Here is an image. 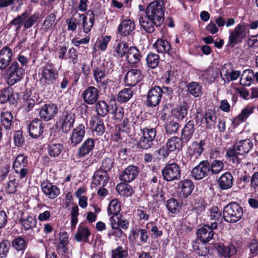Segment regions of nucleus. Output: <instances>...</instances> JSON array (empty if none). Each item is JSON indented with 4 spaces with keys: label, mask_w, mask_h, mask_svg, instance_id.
<instances>
[{
    "label": "nucleus",
    "mask_w": 258,
    "mask_h": 258,
    "mask_svg": "<svg viewBox=\"0 0 258 258\" xmlns=\"http://www.w3.org/2000/svg\"><path fill=\"white\" fill-rule=\"evenodd\" d=\"M139 169L134 165L128 166L123 171L120 176V179L125 182L133 181L138 175Z\"/></svg>",
    "instance_id": "4be33fe9"
},
{
    "label": "nucleus",
    "mask_w": 258,
    "mask_h": 258,
    "mask_svg": "<svg viewBox=\"0 0 258 258\" xmlns=\"http://www.w3.org/2000/svg\"><path fill=\"white\" fill-rule=\"evenodd\" d=\"M108 180V176L107 173L104 170H98L94 174L91 187L92 188H94L98 185L104 186L107 183Z\"/></svg>",
    "instance_id": "4468645a"
},
{
    "label": "nucleus",
    "mask_w": 258,
    "mask_h": 258,
    "mask_svg": "<svg viewBox=\"0 0 258 258\" xmlns=\"http://www.w3.org/2000/svg\"><path fill=\"white\" fill-rule=\"evenodd\" d=\"M57 73L53 67L46 64L42 69L40 82L44 86L53 84L57 78Z\"/></svg>",
    "instance_id": "6e6552de"
},
{
    "label": "nucleus",
    "mask_w": 258,
    "mask_h": 258,
    "mask_svg": "<svg viewBox=\"0 0 258 258\" xmlns=\"http://www.w3.org/2000/svg\"><path fill=\"white\" fill-rule=\"evenodd\" d=\"M93 141L92 139L87 140L79 149L77 156L79 158L84 157L90 152L93 149Z\"/></svg>",
    "instance_id": "473e14b6"
},
{
    "label": "nucleus",
    "mask_w": 258,
    "mask_h": 258,
    "mask_svg": "<svg viewBox=\"0 0 258 258\" xmlns=\"http://www.w3.org/2000/svg\"><path fill=\"white\" fill-rule=\"evenodd\" d=\"M28 164L27 156L24 154H20L17 156L13 164V168L18 177L23 180L28 172L27 167Z\"/></svg>",
    "instance_id": "39448f33"
},
{
    "label": "nucleus",
    "mask_w": 258,
    "mask_h": 258,
    "mask_svg": "<svg viewBox=\"0 0 258 258\" xmlns=\"http://www.w3.org/2000/svg\"><path fill=\"white\" fill-rule=\"evenodd\" d=\"M116 190L118 194L122 196L129 197L133 193L132 187L125 183H119L116 187Z\"/></svg>",
    "instance_id": "c03bdc74"
},
{
    "label": "nucleus",
    "mask_w": 258,
    "mask_h": 258,
    "mask_svg": "<svg viewBox=\"0 0 258 258\" xmlns=\"http://www.w3.org/2000/svg\"><path fill=\"white\" fill-rule=\"evenodd\" d=\"M248 33L247 27L244 24H238L230 33L228 43L236 45L241 43Z\"/></svg>",
    "instance_id": "423d86ee"
},
{
    "label": "nucleus",
    "mask_w": 258,
    "mask_h": 258,
    "mask_svg": "<svg viewBox=\"0 0 258 258\" xmlns=\"http://www.w3.org/2000/svg\"><path fill=\"white\" fill-rule=\"evenodd\" d=\"M90 234V231L87 227L84 226H79L75 235V238L78 241L86 240Z\"/></svg>",
    "instance_id": "49530a36"
},
{
    "label": "nucleus",
    "mask_w": 258,
    "mask_h": 258,
    "mask_svg": "<svg viewBox=\"0 0 258 258\" xmlns=\"http://www.w3.org/2000/svg\"><path fill=\"white\" fill-rule=\"evenodd\" d=\"M153 47L156 50L160 53H170L171 50L170 43L162 39H158L153 44Z\"/></svg>",
    "instance_id": "2f4dec72"
},
{
    "label": "nucleus",
    "mask_w": 258,
    "mask_h": 258,
    "mask_svg": "<svg viewBox=\"0 0 258 258\" xmlns=\"http://www.w3.org/2000/svg\"><path fill=\"white\" fill-rule=\"evenodd\" d=\"M82 97L84 101L89 105L95 103L98 99L99 92L97 88L90 86L88 87L83 93Z\"/></svg>",
    "instance_id": "2eb2a0df"
},
{
    "label": "nucleus",
    "mask_w": 258,
    "mask_h": 258,
    "mask_svg": "<svg viewBox=\"0 0 258 258\" xmlns=\"http://www.w3.org/2000/svg\"><path fill=\"white\" fill-rule=\"evenodd\" d=\"M10 243L8 241L5 240L0 243V257H4L9 251Z\"/></svg>",
    "instance_id": "0e129e2a"
},
{
    "label": "nucleus",
    "mask_w": 258,
    "mask_h": 258,
    "mask_svg": "<svg viewBox=\"0 0 258 258\" xmlns=\"http://www.w3.org/2000/svg\"><path fill=\"white\" fill-rule=\"evenodd\" d=\"M218 251L221 255L225 258H229L236 254L237 251L236 247L233 245L220 246Z\"/></svg>",
    "instance_id": "e433bc0d"
},
{
    "label": "nucleus",
    "mask_w": 258,
    "mask_h": 258,
    "mask_svg": "<svg viewBox=\"0 0 258 258\" xmlns=\"http://www.w3.org/2000/svg\"><path fill=\"white\" fill-rule=\"evenodd\" d=\"M96 110L98 115L104 116L108 111V105L105 101H100L96 105Z\"/></svg>",
    "instance_id": "4d7b16f0"
},
{
    "label": "nucleus",
    "mask_w": 258,
    "mask_h": 258,
    "mask_svg": "<svg viewBox=\"0 0 258 258\" xmlns=\"http://www.w3.org/2000/svg\"><path fill=\"white\" fill-rule=\"evenodd\" d=\"M142 78L140 70L133 69L126 74L124 81L127 86H134L142 79Z\"/></svg>",
    "instance_id": "dca6fc26"
},
{
    "label": "nucleus",
    "mask_w": 258,
    "mask_h": 258,
    "mask_svg": "<svg viewBox=\"0 0 258 258\" xmlns=\"http://www.w3.org/2000/svg\"><path fill=\"white\" fill-rule=\"evenodd\" d=\"M81 17H83L81 24L83 31L88 33L93 27L94 22V14L92 11H89L86 15H81Z\"/></svg>",
    "instance_id": "b1692460"
},
{
    "label": "nucleus",
    "mask_w": 258,
    "mask_h": 258,
    "mask_svg": "<svg viewBox=\"0 0 258 258\" xmlns=\"http://www.w3.org/2000/svg\"><path fill=\"white\" fill-rule=\"evenodd\" d=\"M121 210L119 202L116 199L112 200L108 205V213L113 215L118 214Z\"/></svg>",
    "instance_id": "8fccbe9b"
},
{
    "label": "nucleus",
    "mask_w": 258,
    "mask_h": 258,
    "mask_svg": "<svg viewBox=\"0 0 258 258\" xmlns=\"http://www.w3.org/2000/svg\"><path fill=\"white\" fill-rule=\"evenodd\" d=\"M194 188L192 181L188 179H185L180 181L178 185L177 194L180 198H185L189 196Z\"/></svg>",
    "instance_id": "f8f14e48"
},
{
    "label": "nucleus",
    "mask_w": 258,
    "mask_h": 258,
    "mask_svg": "<svg viewBox=\"0 0 258 258\" xmlns=\"http://www.w3.org/2000/svg\"><path fill=\"white\" fill-rule=\"evenodd\" d=\"M113 162L112 159L107 158H105L102 163L101 169L100 170H104L107 172L109 171L113 166Z\"/></svg>",
    "instance_id": "69168bd1"
},
{
    "label": "nucleus",
    "mask_w": 258,
    "mask_h": 258,
    "mask_svg": "<svg viewBox=\"0 0 258 258\" xmlns=\"http://www.w3.org/2000/svg\"><path fill=\"white\" fill-rule=\"evenodd\" d=\"M253 146V143L249 139L240 141L236 143L234 148L238 152L239 154L248 153Z\"/></svg>",
    "instance_id": "cd10ccee"
},
{
    "label": "nucleus",
    "mask_w": 258,
    "mask_h": 258,
    "mask_svg": "<svg viewBox=\"0 0 258 258\" xmlns=\"http://www.w3.org/2000/svg\"><path fill=\"white\" fill-rule=\"evenodd\" d=\"M127 250L121 246H118L112 250L111 258H127Z\"/></svg>",
    "instance_id": "bf43d9fd"
},
{
    "label": "nucleus",
    "mask_w": 258,
    "mask_h": 258,
    "mask_svg": "<svg viewBox=\"0 0 258 258\" xmlns=\"http://www.w3.org/2000/svg\"><path fill=\"white\" fill-rule=\"evenodd\" d=\"M140 23L143 29L149 33H152L154 31L155 26H159L161 24L159 22L149 17L146 14L145 16L140 18Z\"/></svg>",
    "instance_id": "aec40b11"
},
{
    "label": "nucleus",
    "mask_w": 258,
    "mask_h": 258,
    "mask_svg": "<svg viewBox=\"0 0 258 258\" xmlns=\"http://www.w3.org/2000/svg\"><path fill=\"white\" fill-rule=\"evenodd\" d=\"M254 109V106L247 105L242 109L240 114L234 119L233 122L238 124L244 121L253 113Z\"/></svg>",
    "instance_id": "7c9ffc66"
},
{
    "label": "nucleus",
    "mask_w": 258,
    "mask_h": 258,
    "mask_svg": "<svg viewBox=\"0 0 258 258\" xmlns=\"http://www.w3.org/2000/svg\"><path fill=\"white\" fill-rule=\"evenodd\" d=\"M206 145L204 140H201L199 142H193L190 147L191 150L196 157L200 156L204 151V147Z\"/></svg>",
    "instance_id": "79ce46f5"
},
{
    "label": "nucleus",
    "mask_w": 258,
    "mask_h": 258,
    "mask_svg": "<svg viewBox=\"0 0 258 258\" xmlns=\"http://www.w3.org/2000/svg\"><path fill=\"white\" fill-rule=\"evenodd\" d=\"M106 74L102 67H96L93 70V76L95 81L102 87H105L108 83L107 81L104 80Z\"/></svg>",
    "instance_id": "c756f323"
},
{
    "label": "nucleus",
    "mask_w": 258,
    "mask_h": 258,
    "mask_svg": "<svg viewBox=\"0 0 258 258\" xmlns=\"http://www.w3.org/2000/svg\"><path fill=\"white\" fill-rule=\"evenodd\" d=\"M162 174L167 181L178 180L181 177L180 168L176 163L168 164L162 170Z\"/></svg>",
    "instance_id": "0eeeda50"
},
{
    "label": "nucleus",
    "mask_w": 258,
    "mask_h": 258,
    "mask_svg": "<svg viewBox=\"0 0 258 258\" xmlns=\"http://www.w3.org/2000/svg\"><path fill=\"white\" fill-rule=\"evenodd\" d=\"M135 28V24L133 21L128 19L123 21L118 26L119 33L123 36H126L131 34Z\"/></svg>",
    "instance_id": "5701e85b"
},
{
    "label": "nucleus",
    "mask_w": 258,
    "mask_h": 258,
    "mask_svg": "<svg viewBox=\"0 0 258 258\" xmlns=\"http://www.w3.org/2000/svg\"><path fill=\"white\" fill-rule=\"evenodd\" d=\"M127 61L131 64L138 63L141 60L140 51L135 47H130L126 55Z\"/></svg>",
    "instance_id": "bb28decb"
},
{
    "label": "nucleus",
    "mask_w": 258,
    "mask_h": 258,
    "mask_svg": "<svg viewBox=\"0 0 258 258\" xmlns=\"http://www.w3.org/2000/svg\"><path fill=\"white\" fill-rule=\"evenodd\" d=\"M133 95V92L131 89L125 88L119 92L117 100L121 103H124L128 101Z\"/></svg>",
    "instance_id": "de8ad7c7"
},
{
    "label": "nucleus",
    "mask_w": 258,
    "mask_h": 258,
    "mask_svg": "<svg viewBox=\"0 0 258 258\" xmlns=\"http://www.w3.org/2000/svg\"><path fill=\"white\" fill-rule=\"evenodd\" d=\"M128 45L126 42H118L114 48V51L116 52L115 55L118 57H122L126 55L129 50Z\"/></svg>",
    "instance_id": "37998d69"
},
{
    "label": "nucleus",
    "mask_w": 258,
    "mask_h": 258,
    "mask_svg": "<svg viewBox=\"0 0 258 258\" xmlns=\"http://www.w3.org/2000/svg\"><path fill=\"white\" fill-rule=\"evenodd\" d=\"M166 207L168 210L172 213L178 212L180 208V206L178 202L174 199L171 198L169 199L166 204Z\"/></svg>",
    "instance_id": "864d4df0"
},
{
    "label": "nucleus",
    "mask_w": 258,
    "mask_h": 258,
    "mask_svg": "<svg viewBox=\"0 0 258 258\" xmlns=\"http://www.w3.org/2000/svg\"><path fill=\"white\" fill-rule=\"evenodd\" d=\"M217 227V224L215 222H211V226L209 225H204L202 228L199 229L197 231L198 237L203 243L209 242L213 237V230L216 229Z\"/></svg>",
    "instance_id": "9d476101"
},
{
    "label": "nucleus",
    "mask_w": 258,
    "mask_h": 258,
    "mask_svg": "<svg viewBox=\"0 0 258 258\" xmlns=\"http://www.w3.org/2000/svg\"><path fill=\"white\" fill-rule=\"evenodd\" d=\"M242 216L243 210L237 203H230L224 208L223 216L226 221L235 223L240 220Z\"/></svg>",
    "instance_id": "7ed1b4c3"
},
{
    "label": "nucleus",
    "mask_w": 258,
    "mask_h": 258,
    "mask_svg": "<svg viewBox=\"0 0 258 258\" xmlns=\"http://www.w3.org/2000/svg\"><path fill=\"white\" fill-rule=\"evenodd\" d=\"M224 167V164L222 161L214 160L210 164V171L212 174H218L223 170Z\"/></svg>",
    "instance_id": "09e8293b"
},
{
    "label": "nucleus",
    "mask_w": 258,
    "mask_h": 258,
    "mask_svg": "<svg viewBox=\"0 0 258 258\" xmlns=\"http://www.w3.org/2000/svg\"><path fill=\"white\" fill-rule=\"evenodd\" d=\"M218 71L213 69H209L205 71L203 74V77L209 83L214 82L217 77Z\"/></svg>",
    "instance_id": "5fc2aeb1"
},
{
    "label": "nucleus",
    "mask_w": 258,
    "mask_h": 258,
    "mask_svg": "<svg viewBox=\"0 0 258 258\" xmlns=\"http://www.w3.org/2000/svg\"><path fill=\"white\" fill-rule=\"evenodd\" d=\"M22 226L25 230H29L36 225L35 220L31 216H28L26 219L21 220Z\"/></svg>",
    "instance_id": "13d9d810"
},
{
    "label": "nucleus",
    "mask_w": 258,
    "mask_h": 258,
    "mask_svg": "<svg viewBox=\"0 0 258 258\" xmlns=\"http://www.w3.org/2000/svg\"><path fill=\"white\" fill-rule=\"evenodd\" d=\"M146 60L148 67L152 69L156 68L160 62L159 55L153 53H150L147 55Z\"/></svg>",
    "instance_id": "3c124183"
},
{
    "label": "nucleus",
    "mask_w": 258,
    "mask_h": 258,
    "mask_svg": "<svg viewBox=\"0 0 258 258\" xmlns=\"http://www.w3.org/2000/svg\"><path fill=\"white\" fill-rule=\"evenodd\" d=\"M43 192L49 199H54L57 197L59 194V189L51 183H47L42 185Z\"/></svg>",
    "instance_id": "c85d7f7f"
},
{
    "label": "nucleus",
    "mask_w": 258,
    "mask_h": 258,
    "mask_svg": "<svg viewBox=\"0 0 258 258\" xmlns=\"http://www.w3.org/2000/svg\"><path fill=\"white\" fill-rule=\"evenodd\" d=\"M24 75V70L20 67L17 62H13L7 71L5 79L7 83L13 86L20 81Z\"/></svg>",
    "instance_id": "20e7f679"
},
{
    "label": "nucleus",
    "mask_w": 258,
    "mask_h": 258,
    "mask_svg": "<svg viewBox=\"0 0 258 258\" xmlns=\"http://www.w3.org/2000/svg\"><path fill=\"white\" fill-rule=\"evenodd\" d=\"M209 171L210 164L206 161H203L193 168L191 174L195 179L200 180L206 176Z\"/></svg>",
    "instance_id": "9b49d317"
},
{
    "label": "nucleus",
    "mask_w": 258,
    "mask_h": 258,
    "mask_svg": "<svg viewBox=\"0 0 258 258\" xmlns=\"http://www.w3.org/2000/svg\"><path fill=\"white\" fill-rule=\"evenodd\" d=\"M13 116L10 112L1 114V122L6 130H10L13 124Z\"/></svg>",
    "instance_id": "a18cd8bd"
},
{
    "label": "nucleus",
    "mask_w": 258,
    "mask_h": 258,
    "mask_svg": "<svg viewBox=\"0 0 258 258\" xmlns=\"http://www.w3.org/2000/svg\"><path fill=\"white\" fill-rule=\"evenodd\" d=\"M13 52L11 49L4 47L0 51V69L5 70L12 61Z\"/></svg>",
    "instance_id": "6ab92c4d"
},
{
    "label": "nucleus",
    "mask_w": 258,
    "mask_h": 258,
    "mask_svg": "<svg viewBox=\"0 0 258 258\" xmlns=\"http://www.w3.org/2000/svg\"><path fill=\"white\" fill-rule=\"evenodd\" d=\"M68 234L66 232L63 231L59 233V243L58 245V248L61 249L62 251L64 252L67 249V246L68 244Z\"/></svg>",
    "instance_id": "603ef678"
},
{
    "label": "nucleus",
    "mask_w": 258,
    "mask_h": 258,
    "mask_svg": "<svg viewBox=\"0 0 258 258\" xmlns=\"http://www.w3.org/2000/svg\"><path fill=\"white\" fill-rule=\"evenodd\" d=\"M91 128L98 136L102 135L105 130L103 121L97 117L92 118L90 121Z\"/></svg>",
    "instance_id": "72a5a7b5"
},
{
    "label": "nucleus",
    "mask_w": 258,
    "mask_h": 258,
    "mask_svg": "<svg viewBox=\"0 0 258 258\" xmlns=\"http://www.w3.org/2000/svg\"><path fill=\"white\" fill-rule=\"evenodd\" d=\"M195 131L194 124L192 121H188L182 131L181 140L183 143H187L192 138Z\"/></svg>",
    "instance_id": "a878e982"
},
{
    "label": "nucleus",
    "mask_w": 258,
    "mask_h": 258,
    "mask_svg": "<svg viewBox=\"0 0 258 258\" xmlns=\"http://www.w3.org/2000/svg\"><path fill=\"white\" fill-rule=\"evenodd\" d=\"M165 5L162 0H156L149 4L146 9V14L153 20L163 22Z\"/></svg>",
    "instance_id": "f257e3e1"
},
{
    "label": "nucleus",
    "mask_w": 258,
    "mask_h": 258,
    "mask_svg": "<svg viewBox=\"0 0 258 258\" xmlns=\"http://www.w3.org/2000/svg\"><path fill=\"white\" fill-rule=\"evenodd\" d=\"M75 115L71 112H63L60 115L57 124L62 132L66 133L73 126L75 122Z\"/></svg>",
    "instance_id": "1a4fd4ad"
},
{
    "label": "nucleus",
    "mask_w": 258,
    "mask_h": 258,
    "mask_svg": "<svg viewBox=\"0 0 258 258\" xmlns=\"http://www.w3.org/2000/svg\"><path fill=\"white\" fill-rule=\"evenodd\" d=\"M57 113V107L54 104H45L41 108L40 112V117L45 121H48L54 117Z\"/></svg>",
    "instance_id": "ddd939ff"
},
{
    "label": "nucleus",
    "mask_w": 258,
    "mask_h": 258,
    "mask_svg": "<svg viewBox=\"0 0 258 258\" xmlns=\"http://www.w3.org/2000/svg\"><path fill=\"white\" fill-rule=\"evenodd\" d=\"M63 150V146L60 143L51 144L48 147V153L52 157H58Z\"/></svg>",
    "instance_id": "58836bf2"
},
{
    "label": "nucleus",
    "mask_w": 258,
    "mask_h": 258,
    "mask_svg": "<svg viewBox=\"0 0 258 258\" xmlns=\"http://www.w3.org/2000/svg\"><path fill=\"white\" fill-rule=\"evenodd\" d=\"M122 218H121V216L118 215V214L114 215L110 218V221L111 228H115L119 227L120 226V223H121V221H122Z\"/></svg>",
    "instance_id": "774afa93"
},
{
    "label": "nucleus",
    "mask_w": 258,
    "mask_h": 258,
    "mask_svg": "<svg viewBox=\"0 0 258 258\" xmlns=\"http://www.w3.org/2000/svg\"><path fill=\"white\" fill-rule=\"evenodd\" d=\"M182 141L180 138L177 137H173L170 138L166 144L167 148L171 152H173L176 149H180L181 146Z\"/></svg>",
    "instance_id": "ea45409f"
},
{
    "label": "nucleus",
    "mask_w": 258,
    "mask_h": 258,
    "mask_svg": "<svg viewBox=\"0 0 258 258\" xmlns=\"http://www.w3.org/2000/svg\"><path fill=\"white\" fill-rule=\"evenodd\" d=\"M143 137L145 139H147L148 140L153 142V141L156 135V132L154 128H144L143 130Z\"/></svg>",
    "instance_id": "052dcab7"
},
{
    "label": "nucleus",
    "mask_w": 258,
    "mask_h": 258,
    "mask_svg": "<svg viewBox=\"0 0 258 258\" xmlns=\"http://www.w3.org/2000/svg\"><path fill=\"white\" fill-rule=\"evenodd\" d=\"M233 180L232 174L229 172H226L220 176L218 180V183L221 189L226 190L232 186Z\"/></svg>",
    "instance_id": "393cba45"
},
{
    "label": "nucleus",
    "mask_w": 258,
    "mask_h": 258,
    "mask_svg": "<svg viewBox=\"0 0 258 258\" xmlns=\"http://www.w3.org/2000/svg\"><path fill=\"white\" fill-rule=\"evenodd\" d=\"M216 116L215 111L208 109L205 113V120L207 128H214L216 122Z\"/></svg>",
    "instance_id": "f704fd0d"
},
{
    "label": "nucleus",
    "mask_w": 258,
    "mask_h": 258,
    "mask_svg": "<svg viewBox=\"0 0 258 258\" xmlns=\"http://www.w3.org/2000/svg\"><path fill=\"white\" fill-rule=\"evenodd\" d=\"M240 75V72L234 71L228 72L225 69L223 68L221 72V76L225 82H229L231 81L236 80Z\"/></svg>",
    "instance_id": "c9c22d12"
},
{
    "label": "nucleus",
    "mask_w": 258,
    "mask_h": 258,
    "mask_svg": "<svg viewBox=\"0 0 258 258\" xmlns=\"http://www.w3.org/2000/svg\"><path fill=\"white\" fill-rule=\"evenodd\" d=\"M85 134V126L82 124L78 125L73 130L71 136L70 140L71 144L75 146L80 144L84 138Z\"/></svg>",
    "instance_id": "a211bd4d"
},
{
    "label": "nucleus",
    "mask_w": 258,
    "mask_h": 258,
    "mask_svg": "<svg viewBox=\"0 0 258 258\" xmlns=\"http://www.w3.org/2000/svg\"><path fill=\"white\" fill-rule=\"evenodd\" d=\"M202 87L197 82H192L187 86V90L188 92L195 97H199L202 95Z\"/></svg>",
    "instance_id": "a19ab883"
},
{
    "label": "nucleus",
    "mask_w": 258,
    "mask_h": 258,
    "mask_svg": "<svg viewBox=\"0 0 258 258\" xmlns=\"http://www.w3.org/2000/svg\"><path fill=\"white\" fill-rule=\"evenodd\" d=\"M238 155H242V154H239L238 152L234 148L228 150L226 152V156L229 158V161H232L234 164H238L239 163L240 159Z\"/></svg>",
    "instance_id": "6e6d98bb"
},
{
    "label": "nucleus",
    "mask_w": 258,
    "mask_h": 258,
    "mask_svg": "<svg viewBox=\"0 0 258 258\" xmlns=\"http://www.w3.org/2000/svg\"><path fill=\"white\" fill-rule=\"evenodd\" d=\"M38 14H34L29 16L28 13L24 12L17 16L10 23V25L16 27V30L19 31L23 25L25 29L31 27L38 20Z\"/></svg>",
    "instance_id": "f03ea898"
},
{
    "label": "nucleus",
    "mask_w": 258,
    "mask_h": 258,
    "mask_svg": "<svg viewBox=\"0 0 258 258\" xmlns=\"http://www.w3.org/2000/svg\"><path fill=\"white\" fill-rule=\"evenodd\" d=\"M43 123L40 119H34L29 125V132L30 136L33 138H37L43 133Z\"/></svg>",
    "instance_id": "412c9836"
},
{
    "label": "nucleus",
    "mask_w": 258,
    "mask_h": 258,
    "mask_svg": "<svg viewBox=\"0 0 258 258\" xmlns=\"http://www.w3.org/2000/svg\"><path fill=\"white\" fill-rule=\"evenodd\" d=\"M162 91L159 87H154L151 89L148 92L147 102L149 105L156 106L161 100Z\"/></svg>",
    "instance_id": "f3484780"
},
{
    "label": "nucleus",
    "mask_w": 258,
    "mask_h": 258,
    "mask_svg": "<svg viewBox=\"0 0 258 258\" xmlns=\"http://www.w3.org/2000/svg\"><path fill=\"white\" fill-rule=\"evenodd\" d=\"M139 232L140 235V239L143 242H146L148 238V232L145 229H140L139 230L138 232H137L136 231H133L132 233V235L131 236L134 239L136 238V236L139 235Z\"/></svg>",
    "instance_id": "e2e57ef3"
},
{
    "label": "nucleus",
    "mask_w": 258,
    "mask_h": 258,
    "mask_svg": "<svg viewBox=\"0 0 258 258\" xmlns=\"http://www.w3.org/2000/svg\"><path fill=\"white\" fill-rule=\"evenodd\" d=\"M187 108L185 103L172 110L173 116L177 120H182L187 115Z\"/></svg>",
    "instance_id": "4c0bfd02"
},
{
    "label": "nucleus",
    "mask_w": 258,
    "mask_h": 258,
    "mask_svg": "<svg viewBox=\"0 0 258 258\" xmlns=\"http://www.w3.org/2000/svg\"><path fill=\"white\" fill-rule=\"evenodd\" d=\"M13 246L18 251L23 250L26 247L25 240L21 237H17L12 243Z\"/></svg>",
    "instance_id": "680f3d73"
},
{
    "label": "nucleus",
    "mask_w": 258,
    "mask_h": 258,
    "mask_svg": "<svg viewBox=\"0 0 258 258\" xmlns=\"http://www.w3.org/2000/svg\"><path fill=\"white\" fill-rule=\"evenodd\" d=\"M123 232L122 230L119 227L111 228L108 232V236L109 238L111 239L112 236H114L117 238L121 237L122 235Z\"/></svg>",
    "instance_id": "338daca9"
}]
</instances>
